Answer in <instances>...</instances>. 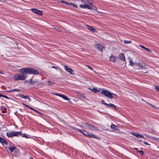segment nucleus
I'll list each match as a JSON object with an SVG mask.
<instances>
[{
    "label": "nucleus",
    "instance_id": "8",
    "mask_svg": "<svg viewBox=\"0 0 159 159\" xmlns=\"http://www.w3.org/2000/svg\"><path fill=\"white\" fill-rule=\"evenodd\" d=\"M31 10L33 12L41 16L42 14L43 13L42 11H40L35 8H32Z\"/></svg>",
    "mask_w": 159,
    "mask_h": 159
},
{
    "label": "nucleus",
    "instance_id": "42",
    "mask_svg": "<svg viewBox=\"0 0 159 159\" xmlns=\"http://www.w3.org/2000/svg\"><path fill=\"white\" fill-rule=\"evenodd\" d=\"M143 143L144 144L146 145H150L147 142H143Z\"/></svg>",
    "mask_w": 159,
    "mask_h": 159
},
{
    "label": "nucleus",
    "instance_id": "56",
    "mask_svg": "<svg viewBox=\"0 0 159 159\" xmlns=\"http://www.w3.org/2000/svg\"><path fill=\"white\" fill-rule=\"evenodd\" d=\"M148 136V137H149V138H151V137H150V136Z\"/></svg>",
    "mask_w": 159,
    "mask_h": 159
},
{
    "label": "nucleus",
    "instance_id": "32",
    "mask_svg": "<svg viewBox=\"0 0 159 159\" xmlns=\"http://www.w3.org/2000/svg\"><path fill=\"white\" fill-rule=\"evenodd\" d=\"M129 64L131 66H133L134 65H135V63H134L133 61H129Z\"/></svg>",
    "mask_w": 159,
    "mask_h": 159
},
{
    "label": "nucleus",
    "instance_id": "34",
    "mask_svg": "<svg viewBox=\"0 0 159 159\" xmlns=\"http://www.w3.org/2000/svg\"><path fill=\"white\" fill-rule=\"evenodd\" d=\"M101 102L102 104H104L106 106L107 105V103H106L105 102V101L103 100H102L101 101Z\"/></svg>",
    "mask_w": 159,
    "mask_h": 159
},
{
    "label": "nucleus",
    "instance_id": "48",
    "mask_svg": "<svg viewBox=\"0 0 159 159\" xmlns=\"http://www.w3.org/2000/svg\"><path fill=\"white\" fill-rule=\"evenodd\" d=\"M25 106L26 107H28V108H30V107H29V106H28V105H27L26 104L25 105Z\"/></svg>",
    "mask_w": 159,
    "mask_h": 159
},
{
    "label": "nucleus",
    "instance_id": "51",
    "mask_svg": "<svg viewBox=\"0 0 159 159\" xmlns=\"http://www.w3.org/2000/svg\"><path fill=\"white\" fill-rule=\"evenodd\" d=\"M91 5V6H93L92 5V2H90L89 3Z\"/></svg>",
    "mask_w": 159,
    "mask_h": 159
},
{
    "label": "nucleus",
    "instance_id": "43",
    "mask_svg": "<svg viewBox=\"0 0 159 159\" xmlns=\"http://www.w3.org/2000/svg\"><path fill=\"white\" fill-rule=\"evenodd\" d=\"M34 111H35L37 112V113H39V114H41L40 112H39L38 111H37V110H35L34 109Z\"/></svg>",
    "mask_w": 159,
    "mask_h": 159
},
{
    "label": "nucleus",
    "instance_id": "21",
    "mask_svg": "<svg viewBox=\"0 0 159 159\" xmlns=\"http://www.w3.org/2000/svg\"><path fill=\"white\" fill-rule=\"evenodd\" d=\"M60 97H61V98H63V99L65 100H69V99L67 97L65 96L64 95L61 94Z\"/></svg>",
    "mask_w": 159,
    "mask_h": 159
},
{
    "label": "nucleus",
    "instance_id": "38",
    "mask_svg": "<svg viewBox=\"0 0 159 159\" xmlns=\"http://www.w3.org/2000/svg\"><path fill=\"white\" fill-rule=\"evenodd\" d=\"M138 152H139L142 155L143 154V153H144L143 152L142 150L138 151Z\"/></svg>",
    "mask_w": 159,
    "mask_h": 159
},
{
    "label": "nucleus",
    "instance_id": "47",
    "mask_svg": "<svg viewBox=\"0 0 159 159\" xmlns=\"http://www.w3.org/2000/svg\"><path fill=\"white\" fill-rule=\"evenodd\" d=\"M4 95L3 94H0V97H3V96H4Z\"/></svg>",
    "mask_w": 159,
    "mask_h": 159
},
{
    "label": "nucleus",
    "instance_id": "27",
    "mask_svg": "<svg viewBox=\"0 0 159 159\" xmlns=\"http://www.w3.org/2000/svg\"><path fill=\"white\" fill-rule=\"evenodd\" d=\"M20 91V90L19 89H14L12 90H10V91H8V92H13V91H15V92H18V91Z\"/></svg>",
    "mask_w": 159,
    "mask_h": 159
},
{
    "label": "nucleus",
    "instance_id": "52",
    "mask_svg": "<svg viewBox=\"0 0 159 159\" xmlns=\"http://www.w3.org/2000/svg\"><path fill=\"white\" fill-rule=\"evenodd\" d=\"M20 110L21 111L23 112V110H22V109H20Z\"/></svg>",
    "mask_w": 159,
    "mask_h": 159
},
{
    "label": "nucleus",
    "instance_id": "13",
    "mask_svg": "<svg viewBox=\"0 0 159 159\" xmlns=\"http://www.w3.org/2000/svg\"><path fill=\"white\" fill-rule=\"evenodd\" d=\"M0 142L2 144H7V142L3 138L0 137Z\"/></svg>",
    "mask_w": 159,
    "mask_h": 159
},
{
    "label": "nucleus",
    "instance_id": "9",
    "mask_svg": "<svg viewBox=\"0 0 159 159\" xmlns=\"http://www.w3.org/2000/svg\"><path fill=\"white\" fill-rule=\"evenodd\" d=\"M119 58L123 61V64H125L126 61L124 54V53H121L119 55Z\"/></svg>",
    "mask_w": 159,
    "mask_h": 159
},
{
    "label": "nucleus",
    "instance_id": "44",
    "mask_svg": "<svg viewBox=\"0 0 159 159\" xmlns=\"http://www.w3.org/2000/svg\"><path fill=\"white\" fill-rule=\"evenodd\" d=\"M71 3L67 2L66 4L68 5H70Z\"/></svg>",
    "mask_w": 159,
    "mask_h": 159
},
{
    "label": "nucleus",
    "instance_id": "45",
    "mask_svg": "<svg viewBox=\"0 0 159 159\" xmlns=\"http://www.w3.org/2000/svg\"><path fill=\"white\" fill-rule=\"evenodd\" d=\"M134 149L135 150H136L137 152H138V151H138V148H134Z\"/></svg>",
    "mask_w": 159,
    "mask_h": 159
},
{
    "label": "nucleus",
    "instance_id": "2",
    "mask_svg": "<svg viewBox=\"0 0 159 159\" xmlns=\"http://www.w3.org/2000/svg\"><path fill=\"white\" fill-rule=\"evenodd\" d=\"M101 93L110 99L116 98H117V96L116 94L111 93L107 90L103 89Z\"/></svg>",
    "mask_w": 159,
    "mask_h": 159
},
{
    "label": "nucleus",
    "instance_id": "53",
    "mask_svg": "<svg viewBox=\"0 0 159 159\" xmlns=\"http://www.w3.org/2000/svg\"><path fill=\"white\" fill-rule=\"evenodd\" d=\"M0 73L1 74H4V73H3L2 72L0 71Z\"/></svg>",
    "mask_w": 159,
    "mask_h": 159
},
{
    "label": "nucleus",
    "instance_id": "55",
    "mask_svg": "<svg viewBox=\"0 0 159 159\" xmlns=\"http://www.w3.org/2000/svg\"><path fill=\"white\" fill-rule=\"evenodd\" d=\"M140 141V142H142V140L141 139L140 140H139Z\"/></svg>",
    "mask_w": 159,
    "mask_h": 159
},
{
    "label": "nucleus",
    "instance_id": "10",
    "mask_svg": "<svg viewBox=\"0 0 159 159\" xmlns=\"http://www.w3.org/2000/svg\"><path fill=\"white\" fill-rule=\"evenodd\" d=\"M132 134L134 135L137 138H141L145 139V138L143 137V136L142 135H140L139 134H137L134 132H132Z\"/></svg>",
    "mask_w": 159,
    "mask_h": 159
},
{
    "label": "nucleus",
    "instance_id": "28",
    "mask_svg": "<svg viewBox=\"0 0 159 159\" xmlns=\"http://www.w3.org/2000/svg\"><path fill=\"white\" fill-rule=\"evenodd\" d=\"M55 30H57L59 32H61L62 31V30L61 29L59 28L58 27H56V26L55 27Z\"/></svg>",
    "mask_w": 159,
    "mask_h": 159
},
{
    "label": "nucleus",
    "instance_id": "24",
    "mask_svg": "<svg viewBox=\"0 0 159 159\" xmlns=\"http://www.w3.org/2000/svg\"><path fill=\"white\" fill-rule=\"evenodd\" d=\"M88 9H90V10H92V9H94L96 11V8L95 7V8H92L91 6L88 5H87V8Z\"/></svg>",
    "mask_w": 159,
    "mask_h": 159
},
{
    "label": "nucleus",
    "instance_id": "49",
    "mask_svg": "<svg viewBox=\"0 0 159 159\" xmlns=\"http://www.w3.org/2000/svg\"><path fill=\"white\" fill-rule=\"evenodd\" d=\"M52 67L53 68H57V67H56L54 66H53Z\"/></svg>",
    "mask_w": 159,
    "mask_h": 159
},
{
    "label": "nucleus",
    "instance_id": "41",
    "mask_svg": "<svg viewBox=\"0 0 159 159\" xmlns=\"http://www.w3.org/2000/svg\"><path fill=\"white\" fill-rule=\"evenodd\" d=\"M88 67V68H89L90 70H93V69L90 66H87Z\"/></svg>",
    "mask_w": 159,
    "mask_h": 159
},
{
    "label": "nucleus",
    "instance_id": "14",
    "mask_svg": "<svg viewBox=\"0 0 159 159\" xmlns=\"http://www.w3.org/2000/svg\"><path fill=\"white\" fill-rule=\"evenodd\" d=\"M13 132L14 136H18L22 135L21 132H16L13 131Z\"/></svg>",
    "mask_w": 159,
    "mask_h": 159
},
{
    "label": "nucleus",
    "instance_id": "5",
    "mask_svg": "<svg viewBox=\"0 0 159 159\" xmlns=\"http://www.w3.org/2000/svg\"><path fill=\"white\" fill-rule=\"evenodd\" d=\"M26 82L28 83H30V84H37L38 85H40L41 84V83L38 80H32L31 79H30L29 80L26 81Z\"/></svg>",
    "mask_w": 159,
    "mask_h": 159
},
{
    "label": "nucleus",
    "instance_id": "54",
    "mask_svg": "<svg viewBox=\"0 0 159 159\" xmlns=\"http://www.w3.org/2000/svg\"><path fill=\"white\" fill-rule=\"evenodd\" d=\"M22 104H23V105H24V106H25V104L24 103H22Z\"/></svg>",
    "mask_w": 159,
    "mask_h": 159
},
{
    "label": "nucleus",
    "instance_id": "36",
    "mask_svg": "<svg viewBox=\"0 0 159 159\" xmlns=\"http://www.w3.org/2000/svg\"><path fill=\"white\" fill-rule=\"evenodd\" d=\"M22 137H25L26 138H29V137L27 135H26L25 134H23L22 135Z\"/></svg>",
    "mask_w": 159,
    "mask_h": 159
},
{
    "label": "nucleus",
    "instance_id": "30",
    "mask_svg": "<svg viewBox=\"0 0 159 159\" xmlns=\"http://www.w3.org/2000/svg\"><path fill=\"white\" fill-rule=\"evenodd\" d=\"M131 42H132V41H127L126 40H125L124 42V43H126V44L131 43Z\"/></svg>",
    "mask_w": 159,
    "mask_h": 159
},
{
    "label": "nucleus",
    "instance_id": "20",
    "mask_svg": "<svg viewBox=\"0 0 159 159\" xmlns=\"http://www.w3.org/2000/svg\"><path fill=\"white\" fill-rule=\"evenodd\" d=\"M87 136H88L89 137L93 138H96L97 136L96 135H95L93 134L89 133L88 132V134Z\"/></svg>",
    "mask_w": 159,
    "mask_h": 159
},
{
    "label": "nucleus",
    "instance_id": "15",
    "mask_svg": "<svg viewBox=\"0 0 159 159\" xmlns=\"http://www.w3.org/2000/svg\"><path fill=\"white\" fill-rule=\"evenodd\" d=\"M135 65L138 66H139V68L142 69L144 67V65H143V63H135Z\"/></svg>",
    "mask_w": 159,
    "mask_h": 159
},
{
    "label": "nucleus",
    "instance_id": "12",
    "mask_svg": "<svg viewBox=\"0 0 159 159\" xmlns=\"http://www.w3.org/2000/svg\"><path fill=\"white\" fill-rule=\"evenodd\" d=\"M19 96L22 98H23L25 99H28L29 102L30 101V99L28 96H25L22 94H19Z\"/></svg>",
    "mask_w": 159,
    "mask_h": 159
},
{
    "label": "nucleus",
    "instance_id": "25",
    "mask_svg": "<svg viewBox=\"0 0 159 159\" xmlns=\"http://www.w3.org/2000/svg\"><path fill=\"white\" fill-rule=\"evenodd\" d=\"M141 47L142 48H143L144 49H145V50H146L147 51H149V52H151V50L149 48H145V47H144L143 46V45H140L139 46Z\"/></svg>",
    "mask_w": 159,
    "mask_h": 159
},
{
    "label": "nucleus",
    "instance_id": "16",
    "mask_svg": "<svg viewBox=\"0 0 159 159\" xmlns=\"http://www.w3.org/2000/svg\"><path fill=\"white\" fill-rule=\"evenodd\" d=\"M111 129L113 130H117V129H118L117 126L114 124H112L111 126Z\"/></svg>",
    "mask_w": 159,
    "mask_h": 159
},
{
    "label": "nucleus",
    "instance_id": "22",
    "mask_svg": "<svg viewBox=\"0 0 159 159\" xmlns=\"http://www.w3.org/2000/svg\"><path fill=\"white\" fill-rule=\"evenodd\" d=\"M92 91L94 93H96L97 92H98L100 90H101L100 89L99 90L95 88H93L92 89H91Z\"/></svg>",
    "mask_w": 159,
    "mask_h": 159
},
{
    "label": "nucleus",
    "instance_id": "33",
    "mask_svg": "<svg viewBox=\"0 0 159 159\" xmlns=\"http://www.w3.org/2000/svg\"><path fill=\"white\" fill-rule=\"evenodd\" d=\"M53 84V83H51L50 81H48L47 82V84L49 85H52Z\"/></svg>",
    "mask_w": 159,
    "mask_h": 159
},
{
    "label": "nucleus",
    "instance_id": "39",
    "mask_svg": "<svg viewBox=\"0 0 159 159\" xmlns=\"http://www.w3.org/2000/svg\"><path fill=\"white\" fill-rule=\"evenodd\" d=\"M54 94L56 96H58L59 97H60V95H61V94L57 93H54Z\"/></svg>",
    "mask_w": 159,
    "mask_h": 159
},
{
    "label": "nucleus",
    "instance_id": "23",
    "mask_svg": "<svg viewBox=\"0 0 159 159\" xmlns=\"http://www.w3.org/2000/svg\"><path fill=\"white\" fill-rule=\"evenodd\" d=\"M9 148L10 150V151L12 152L16 149V148L15 147H9Z\"/></svg>",
    "mask_w": 159,
    "mask_h": 159
},
{
    "label": "nucleus",
    "instance_id": "7",
    "mask_svg": "<svg viewBox=\"0 0 159 159\" xmlns=\"http://www.w3.org/2000/svg\"><path fill=\"white\" fill-rule=\"evenodd\" d=\"M95 48L98 49L99 51H102L104 48V46L99 43H97L95 45Z\"/></svg>",
    "mask_w": 159,
    "mask_h": 159
},
{
    "label": "nucleus",
    "instance_id": "18",
    "mask_svg": "<svg viewBox=\"0 0 159 159\" xmlns=\"http://www.w3.org/2000/svg\"><path fill=\"white\" fill-rule=\"evenodd\" d=\"M106 106L107 107H111V108H114L115 109H116V106L115 105L111 103H109V104H107Z\"/></svg>",
    "mask_w": 159,
    "mask_h": 159
},
{
    "label": "nucleus",
    "instance_id": "26",
    "mask_svg": "<svg viewBox=\"0 0 159 159\" xmlns=\"http://www.w3.org/2000/svg\"><path fill=\"white\" fill-rule=\"evenodd\" d=\"M80 7L83 8H87V5L86 4H80Z\"/></svg>",
    "mask_w": 159,
    "mask_h": 159
},
{
    "label": "nucleus",
    "instance_id": "17",
    "mask_svg": "<svg viewBox=\"0 0 159 159\" xmlns=\"http://www.w3.org/2000/svg\"><path fill=\"white\" fill-rule=\"evenodd\" d=\"M7 136L10 137L14 136L13 131L10 132H8L7 133Z\"/></svg>",
    "mask_w": 159,
    "mask_h": 159
},
{
    "label": "nucleus",
    "instance_id": "29",
    "mask_svg": "<svg viewBox=\"0 0 159 159\" xmlns=\"http://www.w3.org/2000/svg\"><path fill=\"white\" fill-rule=\"evenodd\" d=\"M70 5L72 6L73 7H75V8H77L78 6L74 4L73 3H71Z\"/></svg>",
    "mask_w": 159,
    "mask_h": 159
},
{
    "label": "nucleus",
    "instance_id": "46",
    "mask_svg": "<svg viewBox=\"0 0 159 159\" xmlns=\"http://www.w3.org/2000/svg\"><path fill=\"white\" fill-rule=\"evenodd\" d=\"M78 126H79L80 127H81V128H83V125H79Z\"/></svg>",
    "mask_w": 159,
    "mask_h": 159
},
{
    "label": "nucleus",
    "instance_id": "50",
    "mask_svg": "<svg viewBox=\"0 0 159 159\" xmlns=\"http://www.w3.org/2000/svg\"><path fill=\"white\" fill-rule=\"evenodd\" d=\"M30 108V109H32V110H34V109L33 108H31V107H30V108Z\"/></svg>",
    "mask_w": 159,
    "mask_h": 159
},
{
    "label": "nucleus",
    "instance_id": "3",
    "mask_svg": "<svg viewBox=\"0 0 159 159\" xmlns=\"http://www.w3.org/2000/svg\"><path fill=\"white\" fill-rule=\"evenodd\" d=\"M85 125L84 126L86 128V129L90 130L91 131H94L98 129L97 128L92 125L86 123Z\"/></svg>",
    "mask_w": 159,
    "mask_h": 159
},
{
    "label": "nucleus",
    "instance_id": "6",
    "mask_svg": "<svg viewBox=\"0 0 159 159\" xmlns=\"http://www.w3.org/2000/svg\"><path fill=\"white\" fill-rule=\"evenodd\" d=\"M64 67L65 70L67 72H69L72 75H74V71L71 68H69L67 66L65 65L64 66Z\"/></svg>",
    "mask_w": 159,
    "mask_h": 159
},
{
    "label": "nucleus",
    "instance_id": "35",
    "mask_svg": "<svg viewBox=\"0 0 159 159\" xmlns=\"http://www.w3.org/2000/svg\"><path fill=\"white\" fill-rule=\"evenodd\" d=\"M155 89L158 91H159V86H156L155 87Z\"/></svg>",
    "mask_w": 159,
    "mask_h": 159
},
{
    "label": "nucleus",
    "instance_id": "31",
    "mask_svg": "<svg viewBox=\"0 0 159 159\" xmlns=\"http://www.w3.org/2000/svg\"><path fill=\"white\" fill-rule=\"evenodd\" d=\"M3 97H4L6 98H7V99L13 100L12 98L8 97L6 95H4V96H3Z\"/></svg>",
    "mask_w": 159,
    "mask_h": 159
},
{
    "label": "nucleus",
    "instance_id": "19",
    "mask_svg": "<svg viewBox=\"0 0 159 159\" xmlns=\"http://www.w3.org/2000/svg\"><path fill=\"white\" fill-rule=\"evenodd\" d=\"M116 59V57L112 55H111L110 57V61L114 62Z\"/></svg>",
    "mask_w": 159,
    "mask_h": 159
},
{
    "label": "nucleus",
    "instance_id": "4",
    "mask_svg": "<svg viewBox=\"0 0 159 159\" xmlns=\"http://www.w3.org/2000/svg\"><path fill=\"white\" fill-rule=\"evenodd\" d=\"M71 128L72 129H75V130H77L78 131L80 132L81 133H82L83 135H85V136H87V135H88V132L86 131L85 130H81L80 129H77L75 127L73 126H71Z\"/></svg>",
    "mask_w": 159,
    "mask_h": 159
},
{
    "label": "nucleus",
    "instance_id": "1",
    "mask_svg": "<svg viewBox=\"0 0 159 159\" xmlns=\"http://www.w3.org/2000/svg\"><path fill=\"white\" fill-rule=\"evenodd\" d=\"M20 73L15 75L13 78L14 80H23L25 79L27 77L28 74L34 75H38L39 72L36 70L31 68H25L20 70Z\"/></svg>",
    "mask_w": 159,
    "mask_h": 159
},
{
    "label": "nucleus",
    "instance_id": "40",
    "mask_svg": "<svg viewBox=\"0 0 159 159\" xmlns=\"http://www.w3.org/2000/svg\"><path fill=\"white\" fill-rule=\"evenodd\" d=\"M61 2L62 3H65L66 4V3L67 2H66V1H63V0H61Z\"/></svg>",
    "mask_w": 159,
    "mask_h": 159
},
{
    "label": "nucleus",
    "instance_id": "37",
    "mask_svg": "<svg viewBox=\"0 0 159 159\" xmlns=\"http://www.w3.org/2000/svg\"><path fill=\"white\" fill-rule=\"evenodd\" d=\"M147 103L148 105H150V106H151V107H153V108H155V107H155V106H154V105H152V104H150L149 102H147Z\"/></svg>",
    "mask_w": 159,
    "mask_h": 159
},
{
    "label": "nucleus",
    "instance_id": "11",
    "mask_svg": "<svg viewBox=\"0 0 159 159\" xmlns=\"http://www.w3.org/2000/svg\"><path fill=\"white\" fill-rule=\"evenodd\" d=\"M86 27L88 29L90 30L91 31L93 32H94L96 31V29L94 28H93V27L91 26L87 25Z\"/></svg>",
    "mask_w": 159,
    "mask_h": 159
}]
</instances>
